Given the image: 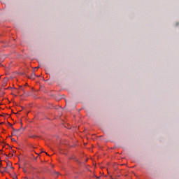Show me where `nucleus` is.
I'll list each match as a JSON object with an SVG mask.
<instances>
[{
	"mask_svg": "<svg viewBox=\"0 0 179 179\" xmlns=\"http://www.w3.org/2000/svg\"><path fill=\"white\" fill-rule=\"evenodd\" d=\"M8 124L10 125V127H12L13 132L12 133V135H17L19 134V132H20V134H22L23 131H24V129H22L23 127V123L21 122V127L18 129H16L15 128H13L12 124L8 122Z\"/></svg>",
	"mask_w": 179,
	"mask_h": 179,
	"instance_id": "1",
	"label": "nucleus"
},
{
	"mask_svg": "<svg viewBox=\"0 0 179 179\" xmlns=\"http://www.w3.org/2000/svg\"><path fill=\"white\" fill-rule=\"evenodd\" d=\"M36 73L34 72H32L31 74V76H29V79H36Z\"/></svg>",
	"mask_w": 179,
	"mask_h": 179,
	"instance_id": "2",
	"label": "nucleus"
},
{
	"mask_svg": "<svg viewBox=\"0 0 179 179\" xmlns=\"http://www.w3.org/2000/svg\"><path fill=\"white\" fill-rule=\"evenodd\" d=\"M7 166L10 167V169H13V167L12 166V165H10V164H8Z\"/></svg>",
	"mask_w": 179,
	"mask_h": 179,
	"instance_id": "3",
	"label": "nucleus"
},
{
	"mask_svg": "<svg viewBox=\"0 0 179 179\" xmlns=\"http://www.w3.org/2000/svg\"><path fill=\"white\" fill-rule=\"evenodd\" d=\"M55 174L56 176H59V175H60L59 172H57V171H55Z\"/></svg>",
	"mask_w": 179,
	"mask_h": 179,
	"instance_id": "4",
	"label": "nucleus"
},
{
	"mask_svg": "<svg viewBox=\"0 0 179 179\" xmlns=\"http://www.w3.org/2000/svg\"><path fill=\"white\" fill-rule=\"evenodd\" d=\"M12 142H16V140L15 138H11Z\"/></svg>",
	"mask_w": 179,
	"mask_h": 179,
	"instance_id": "5",
	"label": "nucleus"
},
{
	"mask_svg": "<svg viewBox=\"0 0 179 179\" xmlns=\"http://www.w3.org/2000/svg\"><path fill=\"white\" fill-rule=\"evenodd\" d=\"M13 178H14V179H17V176H15Z\"/></svg>",
	"mask_w": 179,
	"mask_h": 179,
	"instance_id": "6",
	"label": "nucleus"
},
{
	"mask_svg": "<svg viewBox=\"0 0 179 179\" xmlns=\"http://www.w3.org/2000/svg\"><path fill=\"white\" fill-rule=\"evenodd\" d=\"M30 138H34V136H30Z\"/></svg>",
	"mask_w": 179,
	"mask_h": 179,
	"instance_id": "7",
	"label": "nucleus"
},
{
	"mask_svg": "<svg viewBox=\"0 0 179 179\" xmlns=\"http://www.w3.org/2000/svg\"><path fill=\"white\" fill-rule=\"evenodd\" d=\"M2 166V163L0 162V167Z\"/></svg>",
	"mask_w": 179,
	"mask_h": 179,
	"instance_id": "8",
	"label": "nucleus"
},
{
	"mask_svg": "<svg viewBox=\"0 0 179 179\" xmlns=\"http://www.w3.org/2000/svg\"><path fill=\"white\" fill-rule=\"evenodd\" d=\"M0 152H3V150H1Z\"/></svg>",
	"mask_w": 179,
	"mask_h": 179,
	"instance_id": "9",
	"label": "nucleus"
},
{
	"mask_svg": "<svg viewBox=\"0 0 179 179\" xmlns=\"http://www.w3.org/2000/svg\"><path fill=\"white\" fill-rule=\"evenodd\" d=\"M24 173H26V170L24 169Z\"/></svg>",
	"mask_w": 179,
	"mask_h": 179,
	"instance_id": "10",
	"label": "nucleus"
},
{
	"mask_svg": "<svg viewBox=\"0 0 179 179\" xmlns=\"http://www.w3.org/2000/svg\"><path fill=\"white\" fill-rule=\"evenodd\" d=\"M1 124H3V122H1Z\"/></svg>",
	"mask_w": 179,
	"mask_h": 179,
	"instance_id": "11",
	"label": "nucleus"
}]
</instances>
